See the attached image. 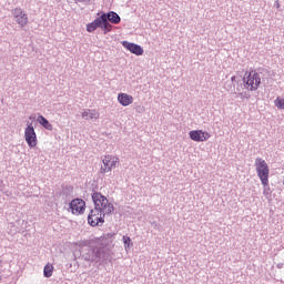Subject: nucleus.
<instances>
[{
    "label": "nucleus",
    "mask_w": 284,
    "mask_h": 284,
    "mask_svg": "<svg viewBox=\"0 0 284 284\" xmlns=\"http://www.w3.org/2000/svg\"><path fill=\"white\" fill-rule=\"evenodd\" d=\"M122 241H123V243H124V248H125V250H130V247H131V245H132V240L130 239V236L124 235V236L122 237Z\"/></svg>",
    "instance_id": "20"
},
{
    "label": "nucleus",
    "mask_w": 284,
    "mask_h": 284,
    "mask_svg": "<svg viewBox=\"0 0 284 284\" xmlns=\"http://www.w3.org/2000/svg\"><path fill=\"white\" fill-rule=\"evenodd\" d=\"M98 28H101V17L87 24V32H94Z\"/></svg>",
    "instance_id": "15"
},
{
    "label": "nucleus",
    "mask_w": 284,
    "mask_h": 284,
    "mask_svg": "<svg viewBox=\"0 0 284 284\" xmlns=\"http://www.w3.org/2000/svg\"><path fill=\"white\" fill-rule=\"evenodd\" d=\"M70 210L72 214L79 216V214H83L85 212V201L82 199H74L70 203Z\"/></svg>",
    "instance_id": "9"
},
{
    "label": "nucleus",
    "mask_w": 284,
    "mask_h": 284,
    "mask_svg": "<svg viewBox=\"0 0 284 284\" xmlns=\"http://www.w3.org/2000/svg\"><path fill=\"white\" fill-rule=\"evenodd\" d=\"M119 165V158L115 155H104L102 159V165L100 168V174H108L111 170L116 169Z\"/></svg>",
    "instance_id": "4"
},
{
    "label": "nucleus",
    "mask_w": 284,
    "mask_h": 284,
    "mask_svg": "<svg viewBox=\"0 0 284 284\" xmlns=\"http://www.w3.org/2000/svg\"><path fill=\"white\" fill-rule=\"evenodd\" d=\"M13 21L19 26V28H26L29 23L28 13L21 8L17 7L11 11Z\"/></svg>",
    "instance_id": "5"
},
{
    "label": "nucleus",
    "mask_w": 284,
    "mask_h": 284,
    "mask_svg": "<svg viewBox=\"0 0 284 284\" xmlns=\"http://www.w3.org/2000/svg\"><path fill=\"white\" fill-rule=\"evenodd\" d=\"M189 136L191 139V141H195L196 143H203L207 140H210V133H207V131H203V130H193L189 132Z\"/></svg>",
    "instance_id": "8"
},
{
    "label": "nucleus",
    "mask_w": 284,
    "mask_h": 284,
    "mask_svg": "<svg viewBox=\"0 0 284 284\" xmlns=\"http://www.w3.org/2000/svg\"><path fill=\"white\" fill-rule=\"evenodd\" d=\"M88 223L91 227H97L99 223L103 225V223H105V215L94 206L88 215Z\"/></svg>",
    "instance_id": "6"
},
{
    "label": "nucleus",
    "mask_w": 284,
    "mask_h": 284,
    "mask_svg": "<svg viewBox=\"0 0 284 284\" xmlns=\"http://www.w3.org/2000/svg\"><path fill=\"white\" fill-rule=\"evenodd\" d=\"M92 200L94 203V209L100 211L105 216L114 212V205L110 203V200H108L105 195L99 192H95L92 194Z\"/></svg>",
    "instance_id": "1"
},
{
    "label": "nucleus",
    "mask_w": 284,
    "mask_h": 284,
    "mask_svg": "<svg viewBox=\"0 0 284 284\" xmlns=\"http://www.w3.org/2000/svg\"><path fill=\"white\" fill-rule=\"evenodd\" d=\"M274 105L277 110H284V98L277 97L274 101Z\"/></svg>",
    "instance_id": "19"
},
{
    "label": "nucleus",
    "mask_w": 284,
    "mask_h": 284,
    "mask_svg": "<svg viewBox=\"0 0 284 284\" xmlns=\"http://www.w3.org/2000/svg\"><path fill=\"white\" fill-rule=\"evenodd\" d=\"M243 83L246 90L256 92V89L261 85V74L256 71L246 72L243 78Z\"/></svg>",
    "instance_id": "3"
},
{
    "label": "nucleus",
    "mask_w": 284,
    "mask_h": 284,
    "mask_svg": "<svg viewBox=\"0 0 284 284\" xmlns=\"http://www.w3.org/2000/svg\"><path fill=\"white\" fill-rule=\"evenodd\" d=\"M54 272V266L52 264H47L43 270V275L45 278H50Z\"/></svg>",
    "instance_id": "17"
},
{
    "label": "nucleus",
    "mask_w": 284,
    "mask_h": 284,
    "mask_svg": "<svg viewBox=\"0 0 284 284\" xmlns=\"http://www.w3.org/2000/svg\"><path fill=\"white\" fill-rule=\"evenodd\" d=\"M255 170L262 185H267L270 181V166L267 165V162L263 160V158H257L255 160Z\"/></svg>",
    "instance_id": "2"
},
{
    "label": "nucleus",
    "mask_w": 284,
    "mask_h": 284,
    "mask_svg": "<svg viewBox=\"0 0 284 284\" xmlns=\"http://www.w3.org/2000/svg\"><path fill=\"white\" fill-rule=\"evenodd\" d=\"M101 21V30H103L104 34H108V32H112V24H110L109 20L105 19V13L100 16Z\"/></svg>",
    "instance_id": "13"
},
{
    "label": "nucleus",
    "mask_w": 284,
    "mask_h": 284,
    "mask_svg": "<svg viewBox=\"0 0 284 284\" xmlns=\"http://www.w3.org/2000/svg\"><path fill=\"white\" fill-rule=\"evenodd\" d=\"M263 186H264L263 194L265 199H267L268 201H272V189H270V182L267 183V185H263Z\"/></svg>",
    "instance_id": "18"
},
{
    "label": "nucleus",
    "mask_w": 284,
    "mask_h": 284,
    "mask_svg": "<svg viewBox=\"0 0 284 284\" xmlns=\"http://www.w3.org/2000/svg\"><path fill=\"white\" fill-rule=\"evenodd\" d=\"M24 139L29 148H37L39 141L37 140V132L34 131V126L29 124L24 130Z\"/></svg>",
    "instance_id": "7"
},
{
    "label": "nucleus",
    "mask_w": 284,
    "mask_h": 284,
    "mask_svg": "<svg viewBox=\"0 0 284 284\" xmlns=\"http://www.w3.org/2000/svg\"><path fill=\"white\" fill-rule=\"evenodd\" d=\"M118 101L120 105L128 108V105H132V103H134V98L128 93H119Z\"/></svg>",
    "instance_id": "11"
},
{
    "label": "nucleus",
    "mask_w": 284,
    "mask_h": 284,
    "mask_svg": "<svg viewBox=\"0 0 284 284\" xmlns=\"http://www.w3.org/2000/svg\"><path fill=\"white\" fill-rule=\"evenodd\" d=\"M38 123H40V125H42V128H44L45 130H52V124H50L48 119H45V116L43 115L38 116Z\"/></svg>",
    "instance_id": "16"
},
{
    "label": "nucleus",
    "mask_w": 284,
    "mask_h": 284,
    "mask_svg": "<svg viewBox=\"0 0 284 284\" xmlns=\"http://www.w3.org/2000/svg\"><path fill=\"white\" fill-rule=\"evenodd\" d=\"M105 20L110 21V23H113L114 26H118V23H121V17H119L118 13L114 11H110L109 13H105Z\"/></svg>",
    "instance_id": "14"
},
{
    "label": "nucleus",
    "mask_w": 284,
    "mask_h": 284,
    "mask_svg": "<svg viewBox=\"0 0 284 284\" xmlns=\"http://www.w3.org/2000/svg\"><path fill=\"white\" fill-rule=\"evenodd\" d=\"M122 45L123 48H125V50H129V52H131L132 54H135L136 57H141L143 54V48H141V45L139 44L123 41Z\"/></svg>",
    "instance_id": "10"
},
{
    "label": "nucleus",
    "mask_w": 284,
    "mask_h": 284,
    "mask_svg": "<svg viewBox=\"0 0 284 284\" xmlns=\"http://www.w3.org/2000/svg\"><path fill=\"white\" fill-rule=\"evenodd\" d=\"M100 116V113L99 111L97 110H90V109H87L84 111H82V119H85L87 121L88 120H91V121H97V119H99Z\"/></svg>",
    "instance_id": "12"
},
{
    "label": "nucleus",
    "mask_w": 284,
    "mask_h": 284,
    "mask_svg": "<svg viewBox=\"0 0 284 284\" xmlns=\"http://www.w3.org/2000/svg\"><path fill=\"white\" fill-rule=\"evenodd\" d=\"M75 3H90L92 0H74Z\"/></svg>",
    "instance_id": "21"
}]
</instances>
